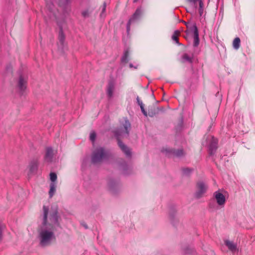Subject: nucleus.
Instances as JSON below:
<instances>
[{"instance_id": "obj_2", "label": "nucleus", "mask_w": 255, "mask_h": 255, "mask_svg": "<svg viewBox=\"0 0 255 255\" xmlns=\"http://www.w3.org/2000/svg\"><path fill=\"white\" fill-rule=\"evenodd\" d=\"M122 126L123 127L115 131V134L118 141V145L121 150L127 156H130L131 155L130 149L120 140V138L128 136L129 131L130 129V124L128 120L125 119L124 123L122 124Z\"/></svg>"}, {"instance_id": "obj_23", "label": "nucleus", "mask_w": 255, "mask_h": 255, "mask_svg": "<svg viewBox=\"0 0 255 255\" xmlns=\"http://www.w3.org/2000/svg\"><path fill=\"white\" fill-rule=\"evenodd\" d=\"M199 13L200 16H202L203 13V2L202 0H199Z\"/></svg>"}, {"instance_id": "obj_15", "label": "nucleus", "mask_w": 255, "mask_h": 255, "mask_svg": "<svg viewBox=\"0 0 255 255\" xmlns=\"http://www.w3.org/2000/svg\"><path fill=\"white\" fill-rule=\"evenodd\" d=\"M56 184L55 182H51L50 184V190L49 191V197L51 198L56 191Z\"/></svg>"}, {"instance_id": "obj_22", "label": "nucleus", "mask_w": 255, "mask_h": 255, "mask_svg": "<svg viewBox=\"0 0 255 255\" xmlns=\"http://www.w3.org/2000/svg\"><path fill=\"white\" fill-rule=\"evenodd\" d=\"M193 251V249L189 247H186L182 249V253L184 255L191 254Z\"/></svg>"}, {"instance_id": "obj_12", "label": "nucleus", "mask_w": 255, "mask_h": 255, "mask_svg": "<svg viewBox=\"0 0 255 255\" xmlns=\"http://www.w3.org/2000/svg\"><path fill=\"white\" fill-rule=\"evenodd\" d=\"M53 156V151L51 147H47L45 155V161L47 162L52 161Z\"/></svg>"}, {"instance_id": "obj_20", "label": "nucleus", "mask_w": 255, "mask_h": 255, "mask_svg": "<svg viewBox=\"0 0 255 255\" xmlns=\"http://www.w3.org/2000/svg\"><path fill=\"white\" fill-rule=\"evenodd\" d=\"M199 44V33H197L196 30L195 31V35H194L193 46L197 47Z\"/></svg>"}, {"instance_id": "obj_21", "label": "nucleus", "mask_w": 255, "mask_h": 255, "mask_svg": "<svg viewBox=\"0 0 255 255\" xmlns=\"http://www.w3.org/2000/svg\"><path fill=\"white\" fill-rule=\"evenodd\" d=\"M170 152L171 153H172V154L176 156V157H179L183 156L184 154L183 151L182 149H179L177 150H173V151L172 150V151H170Z\"/></svg>"}, {"instance_id": "obj_37", "label": "nucleus", "mask_w": 255, "mask_h": 255, "mask_svg": "<svg viewBox=\"0 0 255 255\" xmlns=\"http://www.w3.org/2000/svg\"><path fill=\"white\" fill-rule=\"evenodd\" d=\"M136 101H137V103H140V102H141V101L140 100V99H139V98L138 96L136 97Z\"/></svg>"}, {"instance_id": "obj_29", "label": "nucleus", "mask_w": 255, "mask_h": 255, "mask_svg": "<svg viewBox=\"0 0 255 255\" xmlns=\"http://www.w3.org/2000/svg\"><path fill=\"white\" fill-rule=\"evenodd\" d=\"M96 134L95 132L92 131L90 133V138L91 141H94L96 139Z\"/></svg>"}, {"instance_id": "obj_13", "label": "nucleus", "mask_w": 255, "mask_h": 255, "mask_svg": "<svg viewBox=\"0 0 255 255\" xmlns=\"http://www.w3.org/2000/svg\"><path fill=\"white\" fill-rule=\"evenodd\" d=\"M225 244L231 252H235L237 250V245L233 242L229 240H226L225 241Z\"/></svg>"}, {"instance_id": "obj_3", "label": "nucleus", "mask_w": 255, "mask_h": 255, "mask_svg": "<svg viewBox=\"0 0 255 255\" xmlns=\"http://www.w3.org/2000/svg\"><path fill=\"white\" fill-rule=\"evenodd\" d=\"M108 156V152L103 148H97L93 153L92 161L93 163H98L102 161Z\"/></svg>"}, {"instance_id": "obj_35", "label": "nucleus", "mask_w": 255, "mask_h": 255, "mask_svg": "<svg viewBox=\"0 0 255 255\" xmlns=\"http://www.w3.org/2000/svg\"><path fill=\"white\" fill-rule=\"evenodd\" d=\"M106 3H104V5H103V10H102V12H103L105 10V9H106Z\"/></svg>"}, {"instance_id": "obj_40", "label": "nucleus", "mask_w": 255, "mask_h": 255, "mask_svg": "<svg viewBox=\"0 0 255 255\" xmlns=\"http://www.w3.org/2000/svg\"><path fill=\"white\" fill-rule=\"evenodd\" d=\"M82 225L85 227V229H88V226L86 224L83 223Z\"/></svg>"}, {"instance_id": "obj_28", "label": "nucleus", "mask_w": 255, "mask_h": 255, "mask_svg": "<svg viewBox=\"0 0 255 255\" xmlns=\"http://www.w3.org/2000/svg\"><path fill=\"white\" fill-rule=\"evenodd\" d=\"M53 7V4L51 2H47L46 3V7L49 9L50 12L52 11V7Z\"/></svg>"}, {"instance_id": "obj_17", "label": "nucleus", "mask_w": 255, "mask_h": 255, "mask_svg": "<svg viewBox=\"0 0 255 255\" xmlns=\"http://www.w3.org/2000/svg\"><path fill=\"white\" fill-rule=\"evenodd\" d=\"M59 41L60 44L62 46L64 44V40H65V35L63 33L62 29H61L59 33Z\"/></svg>"}, {"instance_id": "obj_32", "label": "nucleus", "mask_w": 255, "mask_h": 255, "mask_svg": "<svg viewBox=\"0 0 255 255\" xmlns=\"http://www.w3.org/2000/svg\"><path fill=\"white\" fill-rule=\"evenodd\" d=\"M156 114V112L154 111V112H153V111H149L148 112V115L150 116V117H153Z\"/></svg>"}, {"instance_id": "obj_31", "label": "nucleus", "mask_w": 255, "mask_h": 255, "mask_svg": "<svg viewBox=\"0 0 255 255\" xmlns=\"http://www.w3.org/2000/svg\"><path fill=\"white\" fill-rule=\"evenodd\" d=\"M82 15L84 17H88L89 15V11L88 10H85L84 11L82 12Z\"/></svg>"}, {"instance_id": "obj_24", "label": "nucleus", "mask_w": 255, "mask_h": 255, "mask_svg": "<svg viewBox=\"0 0 255 255\" xmlns=\"http://www.w3.org/2000/svg\"><path fill=\"white\" fill-rule=\"evenodd\" d=\"M176 211L174 209H171L169 211V215L171 220L174 219L176 217Z\"/></svg>"}, {"instance_id": "obj_10", "label": "nucleus", "mask_w": 255, "mask_h": 255, "mask_svg": "<svg viewBox=\"0 0 255 255\" xmlns=\"http://www.w3.org/2000/svg\"><path fill=\"white\" fill-rule=\"evenodd\" d=\"M115 89V85L113 81H110L107 88V94L109 98L113 97L114 92Z\"/></svg>"}, {"instance_id": "obj_14", "label": "nucleus", "mask_w": 255, "mask_h": 255, "mask_svg": "<svg viewBox=\"0 0 255 255\" xmlns=\"http://www.w3.org/2000/svg\"><path fill=\"white\" fill-rule=\"evenodd\" d=\"M185 25H186L187 28L188 29V32H191L193 34V35H195V31L196 30L197 33H199L197 27L196 26L195 24L191 25L189 22H186Z\"/></svg>"}, {"instance_id": "obj_27", "label": "nucleus", "mask_w": 255, "mask_h": 255, "mask_svg": "<svg viewBox=\"0 0 255 255\" xmlns=\"http://www.w3.org/2000/svg\"><path fill=\"white\" fill-rule=\"evenodd\" d=\"M192 170L191 169L184 168V169H183L182 171H183V173L184 175H188L191 172Z\"/></svg>"}, {"instance_id": "obj_9", "label": "nucleus", "mask_w": 255, "mask_h": 255, "mask_svg": "<svg viewBox=\"0 0 255 255\" xmlns=\"http://www.w3.org/2000/svg\"><path fill=\"white\" fill-rule=\"evenodd\" d=\"M108 186L109 190L113 194H116V191L119 189L118 184L115 181L113 180H110L108 182Z\"/></svg>"}, {"instance_id": "obj_41", "label": "nucleus", "mask_w": 255, "mask_h": 255, "mask_svg": "<svg viewBox=\"0 0 255 255\" xmlns=\"http://www.w3.org/2000/svg\"><path fill=\"white\" fill-rule=\"evenodd\" d=\"M138 105L140 107V106H143V105H143V104L142 103V101H141V102H140V103H138Z\"/></svg>"}, {"instance_id": "obj_36", "label": "nucleus", "mask_w": 255, "mask_h": 255, "mask_svg": "<svg viewBox=\"0 0 255 255\" xmlns=\"http://www.w3.org/2000/svg\"><path fill=\"white\" fill-rule=\"evenodd\" d=\"M142 113H143V114L145 116H146H146H147V112H146V111L145 110L143 111L142 112Z\"/></svg>"}, {"instance_id": "obj_6", "label": "nucleus", "mask_w": 255, "mask_h": 255, "mask_svg": "<svg viewBox=\"0 0 255 255\" xmlns=\"http://www.w3.org/2000/svg\"><path fill=\"white\" fill-rule=\"evenodd\" d=\"M142 13V10L141 7H138L136 9L135 12L133 14L131 17L129 19L127 25V33H129L130 31V26L131 23L138 19Z\"/></svg>"}, {"instance_id": "obj_25", "label": "nucleus", "mask_w": 255, "mask_h": 255, "mask_svg": "<svg viewBox=\"0 0 255 255\" xmlns=\"http://www.w3.org/2000/svg\"><path fill=\"white\" fill-rule=\"evenodd\" d=\"M50 178L52 182H54L57 179V175L54 172H51L50 174Z\"/></svg>"}, {"instance_id": "obj_33", "label": "nucleus", "mask_w": 255, "mask_h": 255, "mask_svg": "<svg viewBox=\"0 0 255 255\" xmlns=\"http://www.w3.org/2000/svg\"><path fill=\"white\" fill-rule=\"evenodd\" d=\"M189 1H190V2H192L193 3L194 5L196 4V3L198 1L199 2V0H188Z\"/></svg>"}, {"instance_id": "obj_26", "label": "nucleus", "mask_w": 255, "mask_h": 255, "mask_svg": "<svg viewBox=\"0 0 255 255\" xmlns=\"http://www.w3.org/2000/svg\"><path fill=\"white\" fill-rule=\"evenodd\" d=\"M70 0H59V4L60 6H64L66 5Z\"/></svg>"}, {"instance_id": "obj_8", "label": "nucleus", "mask_w": 255, "mask_h": 255, "mask_svg": "<svg viewBox=\"0 0 255 255\" xmlns=\"http://www.w3.org/2000/svg\"><path fill=\"white\" fill-rule=\"evenodd\" d=\"M27 80L26 77L20 75L17 82V87L20 91H23L26 88Z\"/></svg>"}, {"instance_id": "obj_19", "label": "nucleus", "mask_w": 255, "mask_h": 255, "mask_svg": "<svg viewBox=\"0 0 255 255\" xmlns=\"http://www.w3.org/2000/svg\"><path fill=\"white\" fill-rule=\"evenodd\" d=\"M180 34V32L178 30H175L172 36V39L173 41H175L177 44L180 45V43L178 41V36Z\"/></svg>"}, {"instance_id": "obj_34", "label": "nucleus", "mask_w": 255, "mask_h": 255, "mask_svg": "<svg viewBox=\"0 0 255 255\" xmlns=\"http://www.w3.org/2000/svg\"><path fill=\"white\" fill-rule=\"evenodd\" d=\"M129 67H130V68H134V69H137V66H138V65H136V66H134L132 65V64L130 63V64H129Z\"/></svg>"}, {"instance_id": "obj_39", "label": "nucleus", "mask_w": 255, "mask_h": 255, "mask_svg": "<svg viewBox=\"0 0 255 255\" xmlns=\"http://www.w3.org/2000/svg\"><path fill=\"white\" fill-rule=\"evenodd\" d=\"M140 108L141 109V112L145 110V109L144 108V105L140 106Z\"/></svg>"}, {"instance_id": "obj_11", "label": "nucleus", "mask_w": 255, "mask_h": 255, "mask_svg": "<svg viewBox=\"0 0 255 255\" xmlns=\"http://www.w3.org/2000/svg\"><path fill=\"white\" fill-rule=\"evenodd\" d=\"M38 166V162L37 160H32L29 165V172L30 174L36 173Z\"/></svg>"}, {"instance_id": "obj_4", "label": "nucleus", "mask_w": 255, "mask_h": 255, "mask_svg": "<svg viewBox=\"0 0 255 255\" xmlns=\"http://www.w3.org/2000/svg\"><path fill=\"white\" fill-rule=\"evenodd\" d=\"M208 189L207 185L203 182L200 181L197 184V190L195 193V197L200 198L203 196Z\"/></svg>"}, {"instance_id": "obj_30", "label": "nucleus", "mask_w": 255, "mask_h": 255, "mask_svg": "<svg viewBox=\"0 0 255 255\" xmlns=\"http://www.w3.org/2000/svg\"><path fill=\"white\" fill-rule=\"evenodd\" d=\"M128 52H126L122 59L123 62H127L128 61Z\"/></svg>"}, {"instance_id": "obj_38", "label": "nucleus", "mask_w": 255, "mask_h": 255, "mask_svg": "<svg viewBox=\"0 0 255 255\" xmlns=\"http://www.w3.org/2000/svg\"><path fill=\"white\" fill-rule=\"evenodd\" d=\"M140 108L141 109V112L145 110V109L144 108V105L140 106Z\"/></svg>"}, {"instance_id": "obj_16", "label": "nucleus", "mask_w": 255, "mask_h": 255, "mask_svg": "<svg viewBox=\"0 0 255 255\" xmlns=\"http://www.w3.org/2000/svg\"><path fill=\"white\" fill-rule=\"evenodd\" d=\"M192 59L193 57L189 56L187 53L183 54L181 57V61L182 62H188L189 63H192Z\"/></svg>"}, {"instance_id": "obj_1", "label": "nucleus", "mask_w": 255, "mask_h": 255, "mask_svg": "<svg viewBox=\"0 0 255 255\" xmlns=\"http://www.w3.org/2000/svg\"><path fill=\"white\" fill-rule=\"evenodd\" d=\"M43 215L42 224L38 230V238L39 245L43 247L50 246L56 240L54 234L55 227L59 226L57 208L50 212L49 220L47 215L49 209L47 207H43Z\"/></svg>"}, {"instance_id": "obj_18", "label": "nucleus", "mask_w": 255, "mask_h": 255, "mask_svg": "<svg viewBox=\"0 0 255 255\" xmlns=\"http://www.w3.org/2000/svg\"><path fill=\"white\" fill-rule=\"evenodd\" d=\"M241 40L239 37H236L234 39L233 43V45L235 49H238L240 46Z\"/></svg>"}, {"instance_id": "obj_42", "label": "nucleus", "mask_w": 255, "mask_h": 255, "mask_svg": "<svg viewBox=\"0 0 255 255\" xmlns=\"http://www.w3.org/2000/svg\"><path fill=\"white\" fill-rule=\"evenodd\" d=\"M137 0H133V2H137Z\"/></svg>"}, {"instance_id": "obj_5", "label": "nucleus", "mask_w": 255, "mask_h": 255, "mask_svg": "<svg viewBox=\"0 0 255 255\" xmlns=\"http://www.w3.org/2000/svg\"><path fill=\"white\" fill-rule=\"evenodd\" d=\"M208 140L209 141V151L210 155H213L216 152L218 148V140L211 136H208Z\"/></svg>"}, {"instance_id": "obj_7", "label": "nucleus", "mask_w": 255, "mask_h": 255, "mask_svg": "<svg viewBox=\"0 0 255 255\" xmlns=\"http://www.w3.org/2000/svg\"><path fill=\"white\" fill-rule=\"evenodd\" d=\"M214 197L219 206L221 207L224 206L226 203V198L222 193L219 191H216L214 193Z\"/></svg>"}]
</instances>
